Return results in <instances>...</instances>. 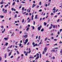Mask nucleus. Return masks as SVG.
Returning <instances> with one entry per match:
<instances>
[{
  "label": "nucleus",
  "mask_w": 62,
  "mask_h": 62,
  "mask_svg": "<svg viewBox=\"0 0 62 62\" xmlns=\"http://www.w3.org/2000/svg\"><path fill=\"white\" fill-rule=\"evenodd\" d=\"M4 10L5 11H4V13H7V10H5V9L4 8H3L2 10V11H4Z\"/></svg>",
  "instance_id": "obj_1"
},
{
  "label": "nucleus",
  "mask_w": 62,
  "mask_h": 62,
  "mask_svg": "<svg viewBox=\"0 0 62 62\" xmlns=\"http://www.w3.org/2000/svg\"><path fill=\"white\" fill-rule=\"evenodd\" d=\"M28 36V35L26 34V35L23 36V38H27Z\"/></svg>",
  "instance_id": "obj_2"
},
{
  "label": "nucleus",
  "mask_w": 62,
  "mask_h": 62,
  "mask_svg": "<svg viewBox=\"0 0 62 62\" xmlns=\"http://www.w3.org/2000/svg\"><path fill=\"white\" fill-rule=\"evenodd\" d=\"M41 27H42V26L41 25L38 28V29L39 31H40V29H41Z\"/></svg>",
  "instance_id": "obj_3"
},
{
  "label": "nucleus",
  "mask_w": 62,
  "mask_h": 62,
  "mask_svg": "<svg viewBox=\"0 0 62 62\" xmlns=\"http://www.w3.org/2000/svg\"><path fill=\"white\" fill-rule=\"evenodd\" d=\"M47 48L46 47H45V48H44V50L45 51V53H46V51L47 50Z\"/></svg>",
  "instance_id": "obj_4"
},
{
  "label": "nucleus",
  "mask_w": 62,
  "mask_h": 62,
  "mask_svg": "<svg viewBox=\"0 0 62 62\" xmlns=\"http://www.w3.org/2000/svg\"><path fill=\"white\" fill-rule=\"evenodd\" d=\"M4 39L5 40H8V38H4Z\"/></svg>",
  "instance_id": "obj_5"
},
{
  "label": "nucleus",
  "mask_w": 62,
  "mask_h": 62,
  "mask_svg": "<svg viewBox=\"0 0 62 62\" xmlns=\"http://www.w3.org/2000/svg\"><path fill=\"white\" fill-rule=\"evenodd\" d=\"M3 0H2V2H0V4L1 5H2V4H3Z\"/></svg>",
  "instance_id": "obj_6"
},
{
  "label": "nucleus",
  "mask_w": 62,
  "mask_h": 62,
  "mask_svg": "<svg viewBox=\"0 0 62 62\" xmlns=\"http://www.w3.org/2000/svg\"><path fill=\"white\" fill-rule=\"evenodd\" d=\"M36 6V4H33L32 5V8H34V7H35Z\"/></svg>",
  "instance_id": "obj_7"
},
{
  "label": "nucleus",
  "mask_w": 62,
  "mask_h": 62,
  "mask_svg": "<svg viewBox=\"0 0 62 62\" xmlns=\"http://www.w3.org/2000/svg\"><path fill=\"white\" fill-rule=\"evenodd\" d=\"M38 17V15H36V16H35V19H36Z\"/></svg>",
  "instance_id": "obj_8"
},
{
  "label": "nucleus",
  "mask_w": 62,
  "mask_h": 62,
  "mask_svg": "<svg viewBox=\"0 0 62 62\" xmlns=\"http://www.w3.org/2000/svg\"><path fill=\"white\" fill-rule=\"evenodd\" d=\"M29 51L28 52L29 54H30V52H31V50H30V48H29Z\"/></svg>",
  "instance_id": "obj_9"
},
{
  "label": "nucleus",
  "mask_w": 62,
  "mask_h": 62,
  "mask_svg": "<svg viewBox=\"0 0 62 62\" xmlns=\"http://www.w3.org/2000/svg\"><path fill=\"white\" fill-rule=\"evenodd\" d=\"M12 52L11 51L10 52L9 54H8L9 56H10L11 55V53Z\"/></svg>",
  "instance_id": "obj_10"
},
{
  "label": "nucleus",
  "mask_w": 62,
  "mask_h": 62,
  "mask_svg": "<svg viewBox=\"0 0 62 62\" xmlns=\"http://www.w3.org/2000/svg\"><path fill=\"white\" fill-rule=\"evenodd\" d=\"M7 54H5V56H4L5 58H7Z\"/></svg>",
  "instance_id": "obj_11"
},
{
  "label": "nucleus",
  "mask_w": 62,
  "mask_h": 62,
  "mask_svg": "<svg viewBox=\"0 0 62 62\" xmlns=\"http://www.w3.org/2000/svg\"><path fill=\"white\" fill-rule=\"evenodd\" d=\"M11 10H14V11H15L16 9H13V8H11Z\"/></svg>",
  "instance_id": "obj_12"
},
{
  "label": "nucleus",
  "mask_w": 62,
  "mask_h": 62,
  "mask_svg": "<svg viewBox=\"0 0 62 62\" xmlns=\"http://www.w3.org/2000/svg\"><path fill=\"white\" fill-rule=\"evenodd\" d=\"M38 46V45L37 44H35L34 45H33V47H35V46Z\"/></svg>",
  "instance_id": "obj_13"
},
{
  "label": "nucleus",
  "mask_w": 62,
  "mask_h": 62,
  "mask_svg": "<svg viewBox=\"0 0 62 62\" xmlns=\"http://www.w3.org/2000/svg\"><path fill=\"white\" fill-rule=\"evenodd\" d=\"M8 6V4H7V5H5V8H7V6Z\"/></svg>",
  "instance_id": "obj_14"
},
{
  "label": "nucleus",
  "mask_w": 62,
  "mask_h": 62,
  "mask_svg": "<svg viewBox=\"0 0 62 62\" xmlns=\"http://www.w3.org/2000/svg\"><path fill=\"white\" fill-rule=\"evenodd\" d=\"M55 10H56L55 9V7H54L52 10H54V11H55Z\"/></svg>",
  "instance_id": "obj_15"
},
{
  "label": "nucleus",
  "mask_w": 62,
  "mask_h": 62,
  "mask_svg": "<svg viewBox=\"0 0 62 62\" xmlns=\"http://www.w3.org/2000/svg\"><path fill=\"white\" fill-rule=\"evenodd\" d=\"M25 41L27 42V43L28 41V39H26V40H25Z\"/></svg>",
  "instance_id": "obj_16"
},
{
  "label": "nucleus",
  "mask_w": 62,
  "mask_h": 62,
  "mask_svg": "<svg viewBox=\"0 0 62 62\" xmlns=\"http://www.w3.org/2000/svg\"><path fill=\"white\" fill-rule=\"evenodd\" d=\"M30 19H29L27 23H30Z\"/></svg>",
  "instance_id": "obj_17"
},
{
  "label": "nucleus",
  "mask_w": 62,
  "mask_h": 62,
  "mask_svg": "<svg viewBox=\"0 0 62 62\" xmlns=\"http://www.w3.org/2000/svg\"><path fill=\"white\" fill-rule=\"evenodd\" d=\"M39 56H37L36 58V59H35V60H37V59H39Z\"/></svg>",
  "instance_id": "obj_18"
},
{
  "label": "nucleus",
  "mask_w": 62,
  "mask_h": 62,
  "mask_svg": "<svg viewBox=\"0 0 62 62\" xmlns=\"http://www.w3.org/2000/svg\"><path fill=\"white\" fill-rule=\"evenodd\" d=\"M44 30V29L43 28L41 30V32H43V31Z\"/></svg>",
  "instance_id": "obj_19"
},
{
  "label": "nucleus",
  "mask_w": 62,
  "mask_h": 62,
  "mask_svg": "<svg viewBox=\"0 0 62 62\" xmlns=\"http://www.w3.org/2000/svg\"><path fill=\"white\" fill-rule=\"evenodd\" d=\"M46 22H44V25H45V26H46Z\"/></svg>",
  "instance_id": "obj_20"
},
{
  "label": "nucleus",
  "mask_w": 62,
  "mask_h": 62,
  "mask_svg": "<svg viewBox=\"0 0 62 62\" xmlns=\"http://www.w3.org/2000/svg\"><path fill=\"white\" fill-rule=\"evenodd\" d=\"M0 17L1 18H4V16H0Z\"/></svg>",
  "instance_id": "obj_21"
},
{
  "label": "nucleus",
  "mask_w": 62,
  "mask_h": 62,
  "mask_svg": "<svg viewBox=\"0 0 62 62\" xmlns=\"http://www.w3.org/2000/svg\"><path fill=\"white\" fill-rule=\"evenodd\" d=\"M8 45V43H6V44L5 45L6 46H7V45Z\"/></svg>",
  "instance_id": "obj_22"
},
{
  "label": "nucleus",
  "mask_w": 62,
  "mask_h": 62,
  "mask_svg": "<svg viewBox=\"0 0 62 62\" xmlns=\"http://www.w3.org/2000/svg\"><path fill=\"white\" fill-rule=\"evenodd\" d=\"M30 58H34V57H29Z\"/></svg>",
  "instance_id": "obj_23"
},
{
  "label": "nucleus",
  "mask_w": 62,
  "mask_h": 62,
  "mask_svg": "<svg viewBox=\"0 0 62 62\" xmlns=\"http://www.w3.org/2000/svg\"><path fill=\"white\" fill-rule=\"evenodd\" d=\"M22 44L21 43H20L19 44V46L20 47H21V46H22Z\"/></svg>",
  "instance_id": "obj_24"
},
{
  "label": "nucleus",
  "mask_w": 62,
  "mask_h": 62,
  "mask_svg": "<svg viewBox=\"0 0 62 62\" xmlns=\"http://www.w3.org/2000/svg\"><path fill=\"white\" fill-rule=\"evenodd\" d=\"M24 19H23L22 20V23H23L24 22Z\"/></svg>",
  "instance_id": "obj_25"
},
{
  "label": "nucleus",
  "mask_w": 62,
  "mask_h": 62,
  "mask_svg": "<svg viewBox=\"0 0 62 62\" xmlns=\"http://www.w3.org/2000/svg\"><path fill=\"white\" fill-rule=\"evenodd\" d=\"M1 60H2V57L0 56V61H1Z\"/></svg>",
  "instance_id": "obj_26"
},
{
  "label": "nucleus",
  "mask_w": 62,
  "mask_h": 62,
  "mask_svg": "<svg viewBox=\"0 0 62 62\" xmlns=\"http://www.w3.org/2000/svg\"><path fill=\"white\" fill-rule=\"evenodd\" d=\"M41 5V2L40 1L39 3V5Z\"/></svg>",
  "instance_id": "obj_27"
},
{
  "label": "nucleus",
  "mask_w": 62,
  "mask_h": 62,
  "mask_svg": "<svg viewBox=\"0 0 62 62\" xmlns=\"http://www.w3.org/2000/svg\"><path fill=\"white\" fill-rule=\"evenodd\" d=\"M47 37H46V38H45V41H46V40H47Z\"/></svg>",
  "instance_id": "obj_28"
},
{
  "label": "nucleus",
  "mask_w": 62,
  "mask_h": 62,
  "mask_svg": "<svg viewBox=\"0 0 62 62\" xmlns=\"http://www.w3.org/2000/svg\"><path fill=\"white\" fill-rule=\"evenodd\" d=\"M51 51L52 52V51H53V52H55V50H51Z\"/></svg>",
  "instance_id": "obj_29"
},
{
  "label": "nucleus",
  "mask_w": 62,
  "mask_h": 62,
  "mask_svg": "<svg viewBox=\"0 0 62 62\" xmlns=\"http://www.w3.org/2000/svg\"><path fill=\"white\" fill-rule=\"evenodd\" d=\"M37 56H39V54L37 53Z\"/></svg>",
  "instance_id": "obj_30"
},
{
  "label": "nucleus",
  "mask_w": 62,
  "mask_h": 62,
  "mask_svg": "<svg viewBox=\"0 0 62 62\" xmlns=\"http://www.w3.org/2000/svg\"><path fill=\"white\" fill-rule=\"evenodd\" d=\"M21 3H23V4H24V3H25V2L23 1H22L21 2Z\"/></svg>",
  "instance_id": "obj_31"
},
{
  "label": "nucleus",
  "mask_w": 62,
  "mask_h": 62,
  "mask_svg": "<svg viewBox=\"0 0 62 62\" xmlns=\"http://www.w3.org/2000/svg\"><path fill=\"white\" fill-rule=\"evenodd\" d=\"M61 51H60V53H62V49H61Z\"/></svg>",
  "instance_id": "obj_32"
},
{
  "label": "nucleus",
  "mask_w": 62,
  "mask_h": 62,
  "mask_svg": "<svg viewBox=\"0 0 62 62\" xmlns=\"http://www.w3.org/2000/svg\"><path fill=\"white\" fill-rule=\"evenodd\" d=\"M52 27L51 26H50V27L49 28V29H52Z\"/></svg>",
  "instance_id": "obj_33"
},
{
  "label": "nucleus",
  "mask_w": 62,
  "mask_h": 62,
  "mask_svg": "<svg viewBox=\"0 0 62 62\" xmlns=\"http://www.w3.org/2000/svg\"><path fill=\"white\" fill-rule=\"evenodd\" d=\"M39 39H40V36H39Z\"/></svg>",
  "instance_id": "obj_34"
},
{
  "label": "nucleus",
  "mask_w": 62,
  "mask_h": 62,
  "mask_svg": "<svg viewBox=\"0 0 62 62\" xmlns=\"http://www.w3.org/2000/svg\"><path fill=\"white\" fill-rule=\"evenodd\" d=\"M41 54H40V58H41Z\"/></svg>",
  "instance_id": "obj_35"
},
{
  "label": "nucleus",
  "mask_w": 62,
  "mask_h": 62,
  "mask_svg": "<svg viewBox=\"0 0 62 62\" xmlns=\"http://www.w3.org/2000/svg\"><path fill=\"white\" fill-rule=\"evenodd\" d=\"M26 12H25L24 13H23V14H26Z\"/></svg>",
  "instance_id": "obj_36"
},
{
  "label": "nucleus",
  "mask_w": 62,
  "mask_h": 62,
  "mask_svg": "<svg viewBox=\"0 0 62 62\" xmlns=\"http://www.w3.org/2000/svg\"><path fill=\"white\" fill-rule=\"evenodd\" d=\"M54 41H56L57 40V39H54Z\"/></svg>",
  "instance_id": "obj_37"
},
{
  "label": "nucleus",
  "mask_w": 62,
  "mask_h": 62,
  "mask_svg": "<svg viewBox=\"0 0 62 62\" xmlns=\"http://www.w3.org/2000/svg\"><path fill=\"white\" fill-rule=\"evenodd\" d=\"M39 5H37V8H39Z\"/></svg>",
  "instance_id": "obj_38"
},
{
  "label": "nucleus",
  "mask_w": 62,
  "mask_h": 62,
  "mask_svg": "<svg viewBox=\"0 0 62 62\" xmlns=\"http://www.w3.org/2000/svg\"><path fill=\"white\" fill-rule=\"evenodd\" d=\"M17 17V15L16 14L15 15V18H16Z\"/></svg>",
  "instance_id": "obj_39"
},
{
  "label": "nucleus",
  "mask_w": 62,
  "mask_h": 62,
  "mask_svg": "<svg viewBox=\"0 0 62 62\" xmlns=\"http://www.w3.org/2000/svg\"><path fill=\"white\" fill-rule=\"evenodd\" d=\"M42 11V9H40L39 10V12H40V11Z\"/></svg>",
  "instance_id": "obj_40"
},
{
  "label": "nucleus",
  "mask_w": 62,
  "mask_h": 62,
  "mask_svg": "<svg viewBox=\"0 0 62 62\" xmlns=\"http://www.w3.org/2000/svg\"><path fill=\"white\" fill-rule=\"evenodd\" d=\"M28 29H29V28H28L27 29L26 31H28Z\"/></svg>",
  "instance_id": "obj_41"
},
{
  "label": "nucleus",
  "mask_w": 62,
  "mask_h": 62,
  "mask_svg": "<svg viewBox=\"0 0 62 62\" xmlns=\"http://www.w3.org/2000/svg\"><path fill=\"white\" fill-rule=\"evenodd\" d=\"M16 2H17V3L19 2V0H17Z\"/></svg>",
  "instance_id": "obj_42"
},
{
  "label": "nucleus",
  "mask_w": 62,
  "mask_h": 62,
  "mask_svg": "<svg viewBox=\"0 0 62 62\" xmlns=\"http://www.w3.org/2000/svg\"><path fill=\"white\" fill-rule=\"evenodd\" d=\"M15 4V2H14L12 4L13 6V5H14Z\"/></svg>",
  "instance_id": "obj_43"
},
{
  "label": "nucleus",
  "mask_w": 62,
  "mask_h": 62,
  "mask_svg": "<svg viewBox=\"0 0 62 62\" xmlns=\"http://www.w3.org/2000/svg\"><path fill=\"white\" fill-rule=\"evenodd\" d=\"M45 54V51H43V54Z\"/></svg>",
  "instance_id": "obj_44"
},
{
  "label": "nucleus",
  "mask_w": 62,
  "mask_h": 62,
  "mask_svg": "<svg viewBox=\"0 0 62 62\" xmlns=\"http://www.w3.org/2000/svg\"><path fill=\"white\" fill-rule=\"evenodd\" d=\"M17 54H19V51H17Z\"/></svg>",
  "instance_id": "obj_45"
},
{
  "label": "nucleus",
  "mask_w": 62,
  "mask_h": 62,
  "mask_svg": "<svg viewBox=\"0 0 62 62\" xmlns=\"http://www.w3.org/2000/svg\"><path fill=\"white\" fill-rule=\"evenodd\" d=\"M33 24L34 25H35V21L33 22Z\"/></svg>",
  "instance_id": "obj_46"
},
{
  "label": "nucleus",
  "mask_w": 62,
  "mask_h": 62,
  "mask_svg": "<svg viewBox=\"0 0 62 62\" xmlns=\"http://www.w3.org/2000/svg\"><path fill=\"white\" fill-rule=\"evenodd\" d=\"M3 7V5H2L1 6V8H2Z\"/></svg>",
  "instance_id": "obj_47"
},
{
  "label": "nucleus",
  "mask_w": 62,
  "mask_h": 62,
  "mask_svg": "<svg viewBox=\"0 0 62 62\" xmlns=\"http://www.w3.org/2000/svg\"><path fill=\"white\" fill-rule=\"evenodd\" d=\"M54 15V13H52L51 14V15Z\"/></svg>",
  "instance_id": "obj_48"
},
{
  "label": "nucleus",
  "mask_w": 62,
  "mask_h": 62,
  "mask_svg": "<svg viewBox=\"0 0 62 62\" xmlns=\"http://www.w3.org/2000/svg\"><path fill=\"white\" fill-rule=\"evenodd\" d=\"M31 18H34V15H32V16H31Z\"/></svg>",
  "instance_id": "obj_49"
},
{
  "label": "nucleus",
  "mask_w": 62,
  "mask_h": 62,
  "mask_svg": "<svg viewBox=\"0 0 62 62\" xmlns=\"http://www.w3.org/2000/svg\"><path fill=\"white\" fill-rule=\"evenodd\" d=\"M34 44H35V43H34V42H33L32 43V45H33V46H34Z\"/></svg>",
  "instance_id": "obj_50"
},
{
  "label": "nucleus",
  "mask_w": 62,
  "mask_h": 62,
  "mask_svg": "<svg viewBox=\"0 0 62 62\" xmlns=\"http://www.w3.org/2000/svg\"><path fill=\"white\" fill-rule=\"evenodd\" d=\"M59 32L58 31V35H59L60 34Z\"/></svg>",
  "instance_id": "obj_51"
},
{
  "label": "nucleus",
  "mask_w": 62,
  "mask_h": 62,
  "mask_svg": "<svg viewBox=\"0 0 62 62\" xmlns=\"http://www.w3.org/2000/svg\"><path fill=\"white\" fill-rule=\"evenodd\" d=\"M55 57H54V56H53V59H55Z\"/></svg>",
  "instance_id": "obj_52"
},
{
  "label": "nucleus",
  "mask_w": 62,
  "mask_h": 62,
  "mask_svg": "<svg viewBox=\"0 0 62 62\" xmlns=\"http://www.w3.org/2000/svg\"><path fill=\"white\" fill-rule=\"evenodd\" d=\"M13 56H12L11 57V58H13Z\"/></svg>",
  "instance_id": "obj_53"
},
{
  "label": "nucleus",
  "mask_w": 62,
  "mask_h": 62,
  "mask_svg": "<svg viewBox=\"0 0 62 62\" xmlns=\"http://www.w3.org/2000/svg\"><path fill=\"white\" fill-rule=\"evenodd\" d=\"M57 45V44H55L54 45H53L54 46H55V45Z\"/></svg>",
  "instance_id": "obj_54"
},
{
  "label": "nucleus",
  "mask_w": 62,
  "mask_h": 62,
  "mask_svg": "<svg viewBox=\"0 0 62 62\" xmlns=\"http://www.w3.org/2000/svg\"><path fill=\"white\" fill-rule=\"evenodd\" d=\"M57 17V16H54V17L55 18H56V17Z\"/></svg>",
  "instance_id": "obj_55"
},
{
  "label": "nucleus",
  "mask_w": 62,
  "mask_h": 62,
  "mask_svg": "<svg viewBox=\"0 0 62 62\" xmlns=\"http://www.w3.org/2000/svg\"><path fill=\"white\" fill-rule=\"evenodd\" d=\"M32 29H35V28H34V26H32Z\"/></svg>",
  "instance_id": "obj_56"
},
{
  "label": "nucleus",
  "mask_w": 62,
  "mask_h": 62,
  "mask_svg": "<svg viewBox=\"0 0 62 62\" xmlns=\"http://www.w3.org/2000/svg\"><path fill=\"white\" fill-rule=\"evenodd\" d=\"M51 38H52V39H54V38L53 37H52Z\"/></svg>",
  "instance_id": "obj_57"
},
{
  "label": "nucleus",
  "mask_w": 62,
  "mask_h": 62,
  "mask_svg": "<svg viewBox=\"0 0 62 62\" xmlns=\"http://www.w3.org/2000/svg\"><path fill=\"white\" fill-rule=\"evenodd\" d=\"M24 9V8L23 7L22 9V10H23V9Z\"/></svg>",
  "instance_id": "obj_58"
},
{
  "label": "nucleus",
  "mask_w": 62,
  "mask_h": 62,
  "mask_svg": "<svg viewBox=\"0 0 62 62\" xmlns=\"http://www.w3.org/2000/svg\"><path fill=\"white\" fill-rule=\"evenodd\" d=\"M12 45H11V46H10V48H12Z\"/></svg>",
  "instance_id": "obj_59"
},
{
  "label": "nucleus",
  "mask_w": 62,
  "mask_h": 62,
  "mask_svg": "<svg viewBox=\"0 0 62 62\" xmlns=\"http://www.w3.org/2000/svg\"><path fill=\"white\" fill-rule=\"evenodd\" d=\"M41 20H42V18H41L39 20V21H41Z\"/></svg>",
  "instance_id": "obj_60"
},
{
  "label": "nucleus",
  "mask_w": 62,
  "mask_h": 62,
  "mask_svg": "<svg viewBox=\"0 0 62 62\" xmlns=\"http://www.w3.org/2000/svg\"><path fill=\"white\" fill-rule=\"evenodd\" d=\"M59 43H62V42L61 41L59 42Z\"/></svg>",
  "instance_id": "obj_61"
},
{
  "label": "nucleus",
  "mask_w": 62,
  "mask_h": 62,
  "mask_svg": "<svg viewBox=\"0 0 62 62\" xmlns=\"http://www.w3.org/2000/svg\"><path fill=\"white\" fill-rule=\"evenodd\" d=\"M46 7H47L48 6V4H46L45 5Z\"/></svg>",
  "instance_id": "obj_62"
},
{
  "label": "nucleus",
  "mask_w": 62,
  "mask_h": 62,
  "mask_svg": "<svg viewBox=\"0 0 62 62\" xmlns=\"http://www.w3.org/2000/svg\"><path fill=\"white\" fill-rule=\"evenodd\" d=\"M28 27H30V25L29 24L28 25Z\"/></svg>",
  "instance_id": "obj_63"
},
{
  "label": "nucleus",
  "mask_w": 62,
  "mask_h": 62,
  "mask_svg": "<svg viewBox=\"0 0 62 62\" xmlns=\"http://www.w3.org/2000/svg\"><path fill=\"white\" fill-rule=\"evenodd\" d=\"M61 31H62V29H60V32H61Z\"/></svg>",
  "instance_id": "obj_64"
}]
</instances>
